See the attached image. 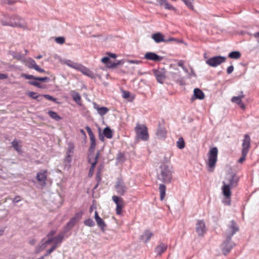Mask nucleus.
Returning a JSON list of instances; mask_svg holds the SVG:
<instances>
[{"mask_svg": "<svg viewBox=\"0 0 259 259\" xmlns=\"http://www.w3.org/2000/svg\"><path fill=\"white\" fill-rule=\"evenodd\" d=\"M1 22L3 26L27 28L25 21L17 15L11 16L9 14H5L1 19Z\"/></svg>", "mask_w": 259, "mask_h": 259, "instance_id": "1", "label": "nucleus"}, {"mask_svg": "<svg viewBox=\"0 0 259 259\" xmlns=\"http://www.w3.org/2000/svg\"><path fill=\"white\" fill-rule=\"evenodd\" d=\"M238 177L235 175H232L229 178V183L228 184H226L224 182H223L222 190V193L224 196V199L223 200L222 202L225 205H230L231 204V187H236L238 184Z\"/></svg>", "mask_w": 259, "mask_h": 259, "instance_id": "2", "label": "nucleus"}, {"mask_svg": "<svg viewBox=\"0 0 259 259\" xmlns=\"http://www.w3.org/2000/svg\"><path fill=\"white\" fill-rule=\"evenodd\" d=\"M172 167L169 165L162 163L159 167L158 179L164 183H169L172 179Z\"/></svg>", "mask_w": 259, "mask_h": 259, "instance_id": "3", "label": "nucleus"}, {"mask_svg": "<svg viewBox=\"0 0 259 259\" xmlns=\"http://www.w3.org/2000/svg\"><path fill=\"white\" fill-rule=\"evenodd\" d=\"M218 150L217 147H213L209 150L208 153V161L207 167L208 171L212 172L215 166V163L218 159Z\"/></svg>", "mask_w": 259, "mask_h": 259, "instance_id": "4", "label": "nucleus"}, {"mask_svg": "<svg viewBox=\"0 0 259 259\" xmlns=\"http://www.w3.org/2000/svg\"><path fill=\"white\" fill-rule=\"evenodd\" d=\"M250 142L251 140L249 136L245 134L242 144L241 157L239 159L238 162L242 163L245 160L250 147Z\"/></svg>", "mask_w": 259, "mask_h": 259, "instance_id": "5", "label": "nucleus"}, {"mask_svg": "<svg viewBox=\"0 0 259 259\" xmlns=\"http://www.w3.org/2000/svg\"><path fill=\"white\" fill-rule=\"evenodd\" d=\"M136 139L146 141L149 139L147 127L143 124H137L135 127Z\"/></svg>", "mask_w": 259, "mask_h": 259, "instance_id": "6", "label": "nucleus"}, {"mask_svg": "<svg viewBox=\"0 0 259 259\" xmlns=\"http://www.w3.org/2000/svg\"><path fill=\"white\" fill-rule=\"evenodd\" d=\"M239 231V227L236 225L235 222L232 220L230 222L228 228L226 231V239L231 241L232 237Z\"/></svg>", "mask_w": 259, "mask_h": 259, "instance_id": "7", "label": "nucleus"}, {"mask_svg": "<svg viewBox=\"0 0 259 259\" xmlns=\"http://www.w3.org/2000/svg\"><path fill=\"white\" fill-rule=\"evenodd\" d=\"M226 58L225 57L217 56L210 58L206 61V63L209 66L213 67H215L221 63L226 61Z\"/></svg>", "mask_w": 259, "mask_h": 259, "instance_id": "8", "label": "nucleus"}, {"mask_svg": "<svg viewBox=\"0 0 259 259\" xmlns=\"http://www.w3.org/2000/svg\"><path fill=\"white\" fill-rule=\"evenodd\" d=\"M115 188L117 193L121 196L124 195L127 190V187L121 178H118L117 179L115 185Z\"/></svg>", "mask_w": 259, "mask_h": 259, "instance_id": "9", "label": "nucleus"}, {"mask_svg": "<svg viewBox=\"0 0 259 259\" xmlns=\"http://www.w3.org/2000/svg\"><path fill=\"white\" fill-rule=\"evenodd\" d=\"M152 38L154 40L156 43H160L162 42H167L171 41H174L176 39L173 37H170L166 39L164 38V36L161 32H157L152 35Z\"/></svg>", "mask_w": 259, "mask_h": 259, "instance_id": "10", "label": "nucleus"}, {"mask_svg": "<svg viewBox=\"0 0 259 259\" xmlns=\"http://www.w3.org/2000/svg\"><path fill=\"white\" fill-rule=\"evenodd\" d=\"M153 74L158 82L163 83L165 79V71L163 68L153 70Z\"/></svg>", "mask_w": 259, "mask_h": 259, "instance_id": "11", "label": "nucleus"}, {"mask_svg": "<svg viewBox=\"0 0 259 259\" xmlns=\"http://www.w3.org/2000/svg\"><path fill=\"white\" fill-rule=\"evenodd\" d=\"M196 231L198 236L202 237L206 231L205 225L203 221L198 220L196 224Z\"/></svg>", "mask_w": 259, "mask_h": 259, "instance_id": "12", "label": "nucleus"}, {"mask_svg": "<svg viewBox=\"0 0 259 259\" xmlns=\"http://www.w3.org/2000/svg\"><path fill=\"white\" fill-rule=\"evenodd\" d=\"M77 70L80 71L83 74L92 79L96 78L95 74L92 71L81 64H79L78 67L77 68Z\"/></svg>", "mask_w": 259, "mask_h": 259, "instance_id": "13", "label": "nucleus"}, {"mask_svg": "<svg viewBox=\"0 0 259 259\" xmlns=\"http://www.w3.org/2000/svg\"><path fill=\"white\" fill-rule=\"evenodd\" d=\"M235 244L231 242V241H228V239L223 242L222 245V249L224 255L227 254L232 249Z\"/></svg>", "mask_w": 259, "mask_h": 259, "instance_id": "14", "label": "nucleus"}, {"mask_svg": "<svg viewBox=\"0 0 259 259\" xmlns=\"http://www.w3.org/2000/svg\"><path fill=\"white\" fill-rule=\"evenodd\" d=\"M52 242V239L46 240L45 239H43L41 242L36 247L35 252L36 253H38L41 251H42L46 247H47V245L50 244Z\"/></svg>", "mask_w": 259, "mask_h": 259, "instance_id": "15", "label": "nucleus"}, {"mask_svg": "<svg viewBox=\"0 0 259 259\" xmlns=\"http://www.w3.org/2000/svg\"><path fill=\"white\" fill-rule=\"evenodd\" d=\"M144 58L148 60H151L155 62L160 61L162 57L157 55L154 52H147L145 54Z\"/></svg>", "mask_w": 259, "mask_h": 259, "instance_id": "16", "label": "nucleus"}, {"mask_svg": "<svg viewBox=\"0 0 259 259\" xmlns=\"http://www.w3.org/2000/svg\"><path fill=\"white\" fill-rule=\"evenodd\" d=\"M47 170H43L37 173L36 179L43 186L46 185Z\"/></svg>", "mask_w": 259, "mask_h": 259, "instance_id": "17", "label": "nucleus"}, {"mask_svg": "<svg viewBox=\"0 0 259 259\" xmlns=\"http://www.w3.org/2000/svg\"><path fill=\"white\" fill-rule=\"evenodd\" d=\"M95 219L97 224L98 226L100 228V229L104 231L105 230V228L106 227V225L105 222L102 220L101 218L98 215V212L97 211L95 212Z\"/></svg>", "mask_w": 259, "mask_h": 259, "instance_id": "18", "label": "nucleus"}, {"mask_svg": "<svg viewBox=\"0 0 259 259\" xmlns=\"http://www.w3.org/2000/svg\"><path fill=\"white\" fill-rule=\"evenodd\" d=\"M65 236L64 232H61L57 236L54 237L53 238H48L49 239H52V241H54L55 243L54 245H56V248L57 247L58 245L60 244Z\"/></svg>", "mask_w": 259, "mask_h": 259, "instance_id": "19", "label": "nucleus"}, {"mask_svg": "<svg viewBox=\"0 0 259 259\" xmlns=\"http://www.w3.org/2000/svg\"><path fill=\"white\" fill-rule=\"evenodd\" d=\"M94 107L98 111V114L101 116L105 115L109 111V109L108 108L106 107H100L96 103H94Z\"/></svg>", "mask_w": 259, "mask_h": 259, "instance_id": "20", "label": "nucleus"}, {"mask_svg": "<svg viewBox=\"0 0 259 259\" xmlns=\"http://www.w3.org/2000/svg\"><path fill=\"white\" fill-rule=\"evenodd\" d=\"M167 248V244L163 243H160L156 247L155 251L157 255H161L166 250Z\"/></svg>", "mask_w": 259, "mask_h": 259, "instance_id": "21", "label": "nucleus"}, {"mask_svg": "<svg viewBox=\"0 0 259 259\" xmlns=\"http://www.w3.org/2000/svg\"><path fill=\"white\" fill-rule=\"evenodd\" d=\"M156 135L159 139H164L166 136V131L165 128L159 124Z\"/></svg>", "mask_w": 259, "mask_h": 259, "instance_id": "22", "label": "nucleus"}, {"mask_svg": "<svg viewBox=\"0 0 259 259\" xmlns=\"http://www.w3.org/2000/svg\"><path fill=\"white\" fill-rule=\"evenodd\" d=\"M153 234L149 230H146L143 234L141 236L140 239L144 242H147L151 238Z\"/></svg>", "mask_w": 259, "mask_h": 259, "instance_id": "23", "label": "nucleus"}, {"mask_svg": "<svg viewBox=\"0 0 259 259\" xmlns=\"http://www.w3.org/2000/svg\"><path fill=\"white\" fill-rule=\"evenodd\" d=\"M71 96L73 100L79 105H81V97L78 93L75 91H71Z\"/></svg>", "mask_w": 259, "mask_h": 259, "instance_id": "24", "label": "nucleus"}, {"mask_svg": "<svg viewBox=\"0 0 259 259\" xmlns=\"http://www.w3.org/2000/svg\"><path fill=\"white\" fill-rule=\"evenodd\" d=\"M11 144L12 147L16 151H17L19 153H21L22 152V146L21 145V141H18L17 139H15L12 142Z\"/></svg>", "mask_w": 259, "mask_h": 259, "instance_id": "25", "label": "nucleus"}, {"mask_svg": "<svg viewBox=\"0 0 259 259\" xmlns=\"http://www.w3.org/2000/svg\"><path fill=\"white\" fill-rule=\"evenodd\" d=\"M25 65L29 69H34L37 65L35 61L31 58H28L25 60Z\"/></svg>", "mask_w": 259, "mask_h": 259, "instance_id": "26", "label": "nucleus"}, {"mask_svg": "<svg viewBox=\"0 0 259 259\" xmlns=\"http://www.w3.org/2000/svg\"><path fill=\"white\" fill-rule=\"evenodd\" d=\"M82 215V212L76 213L75 215L72 217L69 221L70 224H72L73 226H74V225L80 220Z\"/></svg>", "mask_w": 259, "mask_h": 259, "instance_id": "27", "label": "nucleus"}, {"mask_svg": "<svg viewBox=\"0 0 259 259\" xmlns=\"http://www.w3.org/2000/svg\"><path fill=\"white\" fill-rule=\"evenodd\" d=\"M89 137L91 141V145L89 148V151L91 153H93L95 151V149L96 145V139L94 135L89 136Z\"/></svg>", "mask_w": 259, "mask_h": 259, "instance_id": "28", "label": "nucleus"}, {"mask_svg": "<svg viewBox=\"0 0 259 259\" xmlns=\"http://www.w3.org/2000/svg\"><path fill=\"white\" fill-rule=\"evenodd\" d=\"M194 95L195 98L202 100L204 98V94L199 89L196 88L194 90Z\"/></svg>", "mask_w": 259, "mask_h": 259, "instance_id": "29", "label": "nucleus"}, {"mask_svg": "<svg viewBox=\"0 0 259 259\" xmlns=\"http://www.w3.org/2000/svg\"><path fill=\"white\" fill-rule=\"evenodd\" d=\"M100 155V152L99 151L97 152V153L96 154L95 157H94V161H91V159L90 157H89V162L91 163V166L90 168L95 169V167L98 162V160L99 157Z\"/></svg>", "mask_w": 259, "mask_h": 259, "instance_id": "30", "label": "nucleus"}, {"mask_svg": "<svg viewBox=\"0 0 259 259\" xmlns=\"http://www.w3.org/2000/svg\"><path fill=\"white\" fill-rule=\"evenodd\" d=\"M103 135L107 139H111L112 138V132L109 127H106L104 129Z\"/></svg>", "mask_w": 259, "mask_h": 259, "instance_id": "31", "label": "nucleus"}, {"mask_svg": "<svg viewBox=\"0 0 259 259\" xmlns=\"http://www.w3.org/2000/svg\"><path fill=\"white\" fill-rule=\"evenodd\" d=\"M64 63L66 64L67 66H69L70 67L75 69L76 70H77V68L79 64L77 63L72 62V61L69 60H66L64 61Z\"/></svg>", "mask_w": 259, "mask_h": 259, "instance_id": "32", "label": "nucleus"}, {"mask_svg": "<svg viewBox=\"0 0 259 259\" xmlns=\"http://www.w3.org/2000/svg\"><path fill=\"white\" fill-rule=\"evenodd\" d=\"M159 189L160 192V199L161 200H162L165 195L166 187L163 184H160Z\"/></svg>", "mask_w": 259, "mask_h": 259, "instance_id": "33", "label": "nucleus"}, {"mask_svg": "<svg viewBox=\"0 0 259 259\" xmlns=\"http://www.w3.org/2000/svg\"><path fill=\"white\" fill-rule=\"evenodd\" d=\"M28 95L29 97L33 99H35L38 101H41L42 100L41 96L40 95H38L36 93L30 92L28 93Z\"/></svg>", "mask_w": 259, "mask_h": 259, "instance_id": "34", "label": "nucleus"}, {"mask_svg": "<svg viewBox=\"0 0 259 259\" xmlns=\"http://www.w3.org/2000/svg\"><path fill=\"white\" fill-rule=\"evenodd\" d=\"M241 56V53L238 51H233L230 52L228 57L231 59H239Z\"/></svg>", "mask_w": 259, "mask_h": 259, "instance_id": "35", "label": "nucleus"}, {"mask_svg": "<svg viewBox=\"0 0 259 259\" xmlns=\"http://www.w3.org/2000/svg\"><path fill=\"white\" fill-rule=\"evenodd\" d=\"M48 113L52 118L56 121H59L61 119V117L55 111H49Z\"/></svg>", "mask_w": 259, "mask_h": 259, "instance_id": "36", "label": "nucleus"}, {"mask_svg": "<svg viewBox=\"0 0 259 259\" xmlns=\"http://www.w3.org/2000/svg\"><path fill=\"white\" fill-rule=\"evenodd\" d=\"M112 200L116 204V206L121 204H123V200L122 198H120L117 196L114 195L112 197Z\"/></svg>", "mask_w": 259, "mask_h": 259, "instance_id": "37", "label": "nucleus"}, {"mask_svg": "<svg viewBox=\"0 0 259 259\" xmlns=\"http://www.w3.org/2000/svg\"><path fill=\"white\" fill-rule=\"evenodd\" d=\"M244 97V95H238L237 96H234L231 99V101L233 103H236L238 105L242 102V98Z\"/></svg>", "mask_w": 259, "mask_h": 259, "instance_id": "38", "label": "nucleus"}, {"mask_svg": "<svg viewBox=\"0 0 259 259\" xmlns=\"http://www.w3.org/2000/svg\"><path fill=\"white\" fill-rule=\"evenodd\" d=\"M177 146L180 149H182L185 147V142L182 137L179 138L177 142Z\"/></svg>", "mask_w": 259, "mask_h": 259, "instance_id": "39", "label": "nucleus"}, {"mask_svg": "<svg viewBox=\"0 0 259 259\" xmlns=\"http://www.w3.org/2000/svg\"><path fill=\"white\" fill-rule=\"evenodd\" d=\"M38 80H34L29 81L28 82V83L29 84L35 86L37 88H38L40 89H43L44 87L42 85H41L40 83L38 82Z\"/></svg>", "mask_w": 259, "mask_h": 259, "instance_id": "40", "label": "nucleus"}, {"mask_svg": "<svg viewBox=\"0 0 259 259\" xmlns=\"http://www.w3.org/2000/svg\"><path fill=\"white\" fill-rule=\"evenodd\" d=\"M84 224L87 226L92 227L95 226V223L92 219H88L84 221Z\"/></svg>", "mask_w": 259, "mask_h": 259, "instance_id": "41", "label": "nucleus"}, {"mask_svg": "<svg viewBox=\"0 0 259 259\" xmlns=\"http://www.w3.org/2000/svg\"><path fill=\"white\" fill-rule=\"evenodd\" d=\"M73 226H74L72 224H70L69 222H68L64 227V230L62 232H64V234H66L67 232L72 229Z\"/></svg>", "mask_w": 259, "mask_h": 259, "instance_id": "42", "label": "nucleus"}, {"mask_svg": "<svg viewBox=\"0 0 259 259\" xmlns=\"http://www.w3.org/2000/svg\"><path fill=\"white\" fill-rule=\"evenodd\" d=\"M44 97H45L46 99L49 100L50 101H53L56 103H58L59 102L57 101V99L53 96L50 95H44L42 96Z\"/></svg>", "mask_w": 259, "mask_h": 259, "instance_id": "43", "label": "nucleus"}, {"mask_svg": "<svg viewBox=\"0 0 259 259\" xmlns=\"http://www.w3.org/2000/svg\"><path fill=\"white\" fill-rule=\"evenodd\" d=\"M163 5L164 6V8L166 10H174L175 9V8L172 5L168 3L167 0L164 3H163Z\"/></svg>", "mask_w": 259, "mask_h": 259, "instance_id": "44", "label": "nucleus"}, {"mask_svg": "<svg viewBox=\"0 0 259 259\" xmlns=\"http://www.w3.org/2000/svg\"><path fill=\"white\" fill-rule=\"evenodd\" d=\"M12 55L14 58H16L19 60H22L24 58L23 55L20 53H15L14 52H13Z\"/></svg>", "mask_w": 259, "mask_h": 259, "instance_id": "45", "label": "nucleus"}, {"mask_svg": "<svg viewBox=\"0 0 259 259\" xmlns=\"http://www.w3.org/2000/svg\"><path fill=\"white\" fill-rule=\"evenodd\" d=\"M74 145L72 143H69L68 146V151L67 154H70L72 155L73 153Z\"/></svg>", "mask_w": 259, "mask_h": 259, "instance_id": "46", "label": "nucleus"}, {"mask_svg": "<svg viewBox=\"0 0 259 259\" xmlns=\"http://www.w3.org/2000/svg\"><path fill=\"white\" fill-rule=\"evenodd\" d=\"M102 62L105 64L108 67V65L112 63V62L110 61V58L108 57H103L102 59Z\"/></svg>", "mask_w": 259, "mask_h": 259, "instance_id": "47", "label": "nucleus"}, {"mask_svg": "<svg viewBox=\"0 0 259 259\" xmlns=\"http://www.w3.org/2000/svg\"><path fill=\"white\" fill-rule=\"evenodd\" d=\"M50 79L48 77H36L35 80L41 81L45 82H48L50 81Z\"/></svg>", "mask_w": 259, "mask_h": 259, "instance_id": "48", "label": "nucleus"}, {"mask_svg": "<svg viewBox=\"0 0 259 259\" xmlns=\"http://www.w3.org/2000/svg\"><path fill=\"white\" fill-rule=\"evenodd\" d=\"M56 248V245H54L47 251V252L43 255L45 257L48 256L49 254L52 253Z\"/></svg>", "mask_w": 259, "mask_h": 259, "instance_id": "49", "label": "nucleus"}, {"mask_svg": "<svg viewBox=\"0 0 259 259\" xmlns=\"http://www.w3.org/2000/svg\"><path fill=\"white\" fill-rule=\"evenodd\" d=\"M55 41L59 44H63L65 42V38L62 36L57 37L55 38Z\"/></svg>", "mask_w": 259, "mask_h": 259, "instance_id": "50", "label": "nucleus"}, {"mask_svg": "<svg viewBox=\"0 0 259 259\" xmlns=\"http://www.w3.org/2000/svg\"><path fill=\"white\" fill-rule=\"evenodd\" d=\"M22 76L26 79H33L35 80L36 77L33 75H29L26 74H22Z\"/></svg>", "mask_w": 259, "mask_h": 259, "instance_id": "51", "label": "nucleus"}, {"mask_svg": "<svg viewBox=\"0 0 259 259\" xmlns=\"http://www.w3.org/2000/svg\"><path fill=\"white\" fill-rule=\"evenodd\" d=\"M121 62V61H117L116 62H112V63H111L110 65H108V67L113 68L116 67L117 66L120 65Z\"/></svg>", "mask_w": 259, "mask_h": 259, "instance_id": "52", "label": "nucleus"}, {"mask_svg": "<svg viewBox=\"0 0 259 259\" xmlns=\"http://www.w3.org/2000/svg\"><path fill=\"white\" fill-rule=\"evenodd\" d=\"M123 205V204H121L116 206V212L117 214H120L121 213Z\"/></svg>", "mask_w": 259, "mask_h": 259, "instance_id": "53", "label": "nucleus"}, {"mask_svg": "<svg viewBox=\"0 0 259 259\" xmlns=\"http://www.w3.org/2000/svg\"><path fill=\"white\" fill-rule=\"evenodd\" d=\"M0 2L2 4H9V5H12V4H13L14 3V2L12 1L11 0H0Z\"/></svg>", "mask_w": 259, "mask_h": 259, "instance_id": "54", "label": "nucleus"}, {"mask_svg": "<svg viewBox=\"0 0 259 259\" xmlns=\"http://www.w3.org/2000/svg\"><path fill=\"white\" fill-rule=\"evenodd\" d=\"M122 97L123 98L127 99L130 97V93L128 91H124L122 92Z\"/></svg>", "mask_w": 259, "mask_h": 259, "instance_id": "55", "label": "nucleus"}, {"mask_svg": "<svg viewBox=\"0 0 259 259\" xmlns=\"http://www.w3.org/2000/svg\"><path fill=\"white\" fill-rule=\"evenodd\" d=\"M33 69H34L36 71H38L39 72H40V73H43V72L45 73V72H46V71L44 69L41 68L37 65H36V66L34 67V68Z\"/></svg>", "mask_w": 259, "mask_h": 259, "instance_id": "56", "label": "nucleus"}, {"mask_svg": "<svg viewBox=\"0 0 259 259\" xmlns=\"http://www.w3.org/2000/svg\"><path fill=\"white\" fill-rule=\"evenodd\" d=\"M56 231L55 230H51L47 235L48 238H53V236L56 233Z\"/></svg>", "mask_w": 259, "mask_h": 259, "instance_id": "57", "label": "nucleus"}, {"mask_svg": "<svg viewBox=\"0 0 259 259\" xmlns=\"http://www.w3.org/2000/svg\"><path fill=\"white\" fill-rule=\"evenodd\" d=\"M71 154H67V156L64 159L65 161L69 163L71 161Z\"/></svg>", "mask_w": 259, "mask_h": 259, "instance_id": "58", "label": "nucleus"}, {"mask_svg": "<svg viewBox=\"0 0 259 259\" xmlns=\"http://www.w3.org/2000/svg\"><path fill=\"white\" fill-rule=\"evenodd\" d=\"M128 62L130 64H139L142 63L141 61L137 60H128Z\"/></svg>", "mask_w": 259, "mask_h": 259, "instance_id": "59", "label": "nucleus"}, {"mask_svg": "<svg viewBox=\"0 0 259 259\" xmlns=\"http://www.w3.org/2000/svg\"><path fill=\"white\" fill-rule=\"evenodd\" d=\"M234 70V67L233 65L229 66L227 69V72L228 74H231Z\"/></svg>", "mask_w": 259, "mask_h": 259, "instance_id": "60", "label": "nucleus"}, {"mask_svg": "<svg viewBox=\"0 0 259 259\" xmlns=\"http://www.w3.org/2000/svg\"><path fill=\"white\" fill-rule=\"evenodd\" d=\"M20 200H21L20 197L19 196H16L14 198V199L13 200V202L14 203H18V202H19Z\"/></svg>", "mask_w": 259, "mask_h": 259, "instance_id": "61", "label": "nucleus"}, {"mask_svg": "<svg viewBox=\"0 0 259 259\" xmlns=\"http://www.w3.org/2000/svg\"><path fill=\"white\" fill-rule=\"evenodd\" d=\"M85 129H86L87 132L88 133V134H89V136L94 135L92 131L91 128L89 126H87L85 127Z\"/></svg>", "mask_w": 259, "mask_h": 259, "instance_id": "62", "label": "nucleus"}, {"mask_svg": "<svg viewBox=\"0 0 259 259\" xmlns=\"http://www.w3.org/2000/svg\"><path fill=\"white\" fill-rule=\"evenodd\" d=\"M8 77V75L5 73H0V79H7Z\"/></svg>", "mask_w": 259, "mask_h": 259, "instance_id": "63", "label": "nucleus"}, {"mask_svg": "<svg viewBox=\"0 0 259 259\" xmlns=\"http://www.w3.org/2000/svg\"><path fill=\"white\" fill-rule=\"evenodd\" d=\"M178 65L179 66V67H182V68L184 66V61H182V60H180L178 62Z\"/></svg>", "mask_w": 259, "mask_h": 259, "instance_id": "64", "label": "nucleus"}]
</instances>
